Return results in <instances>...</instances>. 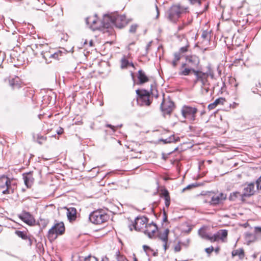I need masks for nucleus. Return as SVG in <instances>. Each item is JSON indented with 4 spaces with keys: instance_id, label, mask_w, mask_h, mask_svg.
Wrapping results in <instances>:
<instances>
[{
    "instance_id": "f257e3e1",
    "label": "nucleus",
    "mask_w": 261,
    "mask_h": 261,
    "mask_svg": "<svg viewBox=\"0 0 261 261\" xmlns=\"http://www.w3.org/2000/svg\"><path fill=\"white\" fill-rule=\"evenodd\" d=\"M186 62L182 63L178 72L179 75L187 76L192 72V69L197 68L200 60L198 56L195 55L187 56L185 58Z\"/></svg>"
},
{
    "instance_id": "f03ea898",
    "label": "nucleus",
    "mask_w": 261,
    "mask_h": 261,
    "mask_svg": "<svg viewBox=\"0 0 261 261\" xmlns=\"http://www.w3.org/2000/svg\"><path fill=\"white\" fill-rule=\"evenodd\" d=\"M155 88L153 85H151V89L150 91L146 90L145 89H137L136 90V93L138 95V102H142L141 105L149 106L152 101L150 99V95L155 96V98H158V94H155L157 91L153 88Z\"/></svg>"
},
{
    "instance_id": "7ed1b4c3",
    "label": "nucleus",
    "mask_w": 261,
    "mask_h": 261,
    "mask_svg": "<svg viewBox=\"0 0 261 261\" xmlns=\"http://www.w3.org/2000/svg\"><path fill=\"white\" fill-rule=\"evenodd\" d=\"M207 70L206 72H203L199 70H192V73L195 75L196 79L194 81V83L200 82L202 86H205L208 85V77L211 76L213 78L214 73L210 65L206 67Z\"/></svg>"
},
{
    "instance_id": "20e7f679",
    "label": "nucleus",
    "mask_w": 261,
    "mask_h": 261,
    "mask_svg": "<svg viewBox=\"0 0 261 261\" xmlns=\"http://www.w3.org/2000/svg\"><path fill=\"white\" fill-rule=\"evenodd\" d=\"M104 19L108 21L107 22H102V27L106 28H109L111 23L115 24L118 28H122L127 23L125 15L106 16Z\"/></svg>"
},
{
    "instance_id": "39448f33",
    "label": "nucleus",
    "mask_w": 261,
    "mask_h": 261,
    "mask_svg": "<svg viewBox=\"0 0 261 261\" xmlns=\"http://www.w3.org/2000/svg\"><path fill=\"white\" fill-rule=\"evenodd\" d=\"M186 9L179 5L172 6L166 13L167 18L171 22L175 23L181 14L186 11Z\"/></svg>"
},
{
    "instance_id": "423d86ee",
    "label": "nucleus",
    "mask_w": 261,
    "mask_h": 261,
    "mask_svg": "<svg viewBox=\"0 0 261 261\" xmlns=\"http://www.w3.org/2000/svg\"><path fill=\"white\" fill-rule=\"evenodd\" d=\"M65 231V226L63 222L56 223L48 231L47 237L50 241L57 239L58 235H61Z\"/></svg>"
},
{
    "instance_id": "0eeeda50",
    "label": "nucleus",
    "mask_w": 261,
    "mask_h": 261,
    "mask_svg": "<svg viewBox=\"0 0 261 261\" xmlns=\"http://www.w3.org/2000/svg\"><path fill=\"white\" fill-rule=\"evenodd\" d=\"M89 218L92 223L100 224L107 221L109 216L102 211H96L91 213Z\"/></svg>"
},
{
    "instance_id": "6e6552de",
    "label": "nucleus",
    "mask_w": 261,
    "mask_h": 261,
    "mask_svg": "<svg viewBox=\"0 0 261 261\" xmlns=\"http://www.w3.org/2000/svg\"><path fill=\"white\" fill-rule=\"evenodd\" d=\"M0 189L4 194L13 193L14 189L12 187L11 180L8 177L3 176L0 177Z\"/></svg>"
},
{
    "instance_id": "1a4fd4ad",
    "label": "nucleus",
    "mask_w": 261,
    "mask_h": 261,
    "mask_svg": "<svg viewBox=\"0 0 261 261\" xmlns=\"http://www.w3.org/2000/svg\"><path fill=\"white\" fill-rule=\"evenodd\" d=\"M181 112L184 118L190 121H194L195 119L197 109L196 108L184 106L182 108Z\"/></svg>"
},
{
    "instance_id": "9d476101",
    "label": "nucleus",
    "mask_w": 261,
    "mask_h": 261,
    "mask_svg": "<svg viewBox=\"0 0 261 261\" xmlns=\"http://www.w3.org/2000/svg\"><path fill=\"white\" fill-rule=\"evenodd\" d=\"M174 108V104L170 99H166L163 98V101L161 105V109L163 115H170Z\"/></svg>"
},
{
    "instance_id": "9b49d317",
    "label": "nucleus",
    "mask_w": 261,
    "mask_h": 261,
    "mask_svg": "<svg viewBox=\"0 0 261 261\" xmlns=\"http://www.w3.org/2000/svg\"><path fill=\"white\" fill-rule=\"evenodd\" d=\"M148 219L146 217H137L135 219V222L133 224L134 228L137 231H141L144 227L147 225Z\"/></svg>"
},
{
    "instance_id": "f8f14e48",
    "label": "nucleus",
    "mask_w": 261,
    "mask_h": 261,
    "mask_svg": "<svg viewBox=\"0 0 261 261\" xmlns=\"http://www.w3.org/2000/svg\"><path fill=\"white\" fill-rule=\"evenodd\" d=\"M227 196L225 194L220 193L217 194H215L211 197L210 203L211 205L215 206L219 204L226 199Z\"/></svg>"
},
{
    "instance_id": "ddd939ff",
    "label": "nucleus",
    "mask_w": 261,
    "mask_h": 261,
    "mask_svg": "<svg viewBox=\"0 0 261 261\" xmlns=\"http://www.w3.org/2000/svg\"><path fill=\"white\" fill-rule=\"evenodd\" d=\"M157 230L158 227L153 222H151L145 225V229L143 231L149 238H152L154 236Z\"/></svg>"
},
{
    "instance_id": "4468645a",
    "label": "nucleus",
    "mask_w": 261,
    "mask_h": 261,
    "mask_svg": "<svg viewBox=\"0 0 261 261\" xmlns=\"http://www.w3.org/2000/svg\"><path fill=\"white\" fill-rule=\"evenodd\" d=\"M19 218L29 225H33L35 223L34 217L29 212H23L19 215Z\"/></svg>"
},
{
    "instance_id": "2eb2a0df",
    "label": "nucleus",
    "mask_w": 261,
    "mask_h": 261,
    "mask_svg": "<svg viewBox=\"0 0 261 261\" xmlns=\"http://www.w3.org/2000/svg\"><path fill=\"white\" fill-rule=\"evenodd\" d=\"M63 51L59 50L57 52L54 53V54H50V53L46 52L44 53H42V58L45 60L46 63H49L51 62V60H48L47 58H54L55 59H58L59 56H61L62 55Z\"/></svg>"
},
{
    "instance_id": "dca6fc26",
    "label": "nucleus",
    "mask_w": 261,
    "mask_h": 261,
    "mask_svg": "<svg viewBox=\"0 0 261 261\" xmlns=\"http://www.w3.org/2000/svg\"><path fill=\"white\" fill-rule=\"evenodd\" d=\"M254 183H250L244 185L243 191L242 193V197H249L254 194Z\"/></svg>"
},
{
    "instance_id": "f3484780",
    "label": "nucleus",
    "mask_w": 261,
    "mask_h": 261,
    "mask_svg": "<svg viewBox=\"0 0 261 261\" xmlns=\"http://www.w3.org/2000/svg\"><path fill=\"white\" fill-rule=\"evenodd\" d=\"M65 209L67 210V216L70 222L75 221L76 219L77 211L75 208L70 207H65Z\"/></svg>"
},
{
    "instance_id": "a211bd4d",
    "label": "nucleus",
    "mask_w": 261,
    "mask_h": 261,
    "mask_svg": "<svg viewBox=\"0 0 261 261\" xmlns=\"http://www.w3.org/2000/svg\"><path fill=\"white\" fill-rule=\"evenodd\" d=\"M23 178L24 180V184L28 188H30L34 183V179L33 177L32 174L30 172L23 174Z\"/></svg>"
},
{
    "instance_id": "6ab92c4d",
    "label": "nucleus",
    "mask_w": 261,
    "mask_h": 261,
    "mask_svg": "<svg viewBox=\"0 0 261 261\" xmlns=\"http://www.w3.org/2000/svg\"><path fill=\"white\" fill-rule=\"evenodd\" d=\"M138 85H142L149 81L148 77L146 75L145 72L142 70L138 71Z\"/></svg>"
},
{
    "instance_id": "aec40b11",
    "label": "nucleus",
    "mask_w": 261,
    "mask_h": 261,
    "mask_svg": "<svg viewBox=\"0 0 261 261\" xmlns=\"http://www.w3.org/2000/svg\"><path fill=\"white\" fill-rule=\"evenodd\" d=\"M9 84L12 88L14 89L20 88L21 85L20 80L18 76L10 80Z\"/></svg>"
},
{
    "instance_id": "412c9836",
    "label": "nucleus",
    "mask_w": 261,
    "mask_h": 261,
    "mask_svg": "<svg viewBox=\"0 0 261 261\" xmlns=\"http://www.w3.org/2000/svg\"><path fill=\"white\" fill-rule=\"evenodd\" d=\"M169 233L168 229H165L163 232L160 231L158 232V237L163 242H168Z\"/></svg>"
},
{
    "instance_id": "4be33fe9",
    "label": "nucleus",
    "mask_w": 261,
    "mask_h": 261,
    "mask_svg": "<svg viewBox=\"0 0 261 261\" xmlns=\"http://www.w3.org/2000/svg\"><path fill=\"white\" fill-rule=\"evenodd\" d=\"M99 21L98 20L96 15H95L93 16L88 17L86 19V23L89 25L91 27L94 26Z\"/></svg>"
},
{
    "instance_id": "5701e85b",
    "label": "nucleus",
    "mask_w": 261,
    "mask_h": 261,
    "mask_svg": "<svg viewBox=\"0 0 261 261\" xmlns=\"http://www.w3.org/2000/svg\"><path fill=\"white\" fill-rule=\"evenodd\" d=\"M162 194L165 199V206L167 207H168L170 204V197L169 195V193L167 190L164 189V190L162 191Z\"/></svg>"
},
{
    "instance_id": "b1692460",
    "label": "nucleus",
    "mask_w": 261,
    "mask_h": 261,
    "mask_svg": "<svg viewBox=\"0 0 261 261\" xmlns=\"http://www.w3.org/2000/svg\"><path fill=\"white\" fill-rule=\"evenodd\" d=\"M129 66L134 67V64L129 62L125 57H123L121 60V68L122 69L126 68Z\"/></svg>"
},
{
    "instance_id": "393cba45",
    "label": "nucleus",
    "mask_w": 261,
    "mask_h": 261,
    "mask_svg": "<svg viewBox=\"0 0 261 261\" xmlns=\"http://www.w3.org/2000/svg\"><path fill=\"white\" fill-rule=\"evenodd\" d=\"M231 254L232 256H238L240 259H243L245 256L243 248L234 250L232 251Z\"/></svg>"
},
{
    "instance_id": "a878e982",
    "label": "nucleus",
    "mask_w": 261,
    "mask_h": 261,
    "mask_svg": "<svg viewBox=\"0 0 261 261\" xmlns=\"http://www.w3.org/2000/svg\"><path fill=\"white\" fill-rule=\"evenodd\" d=\"M224 101V99L223 98H219L216 99L214 102L210 103L208 106V109L209 110H212L216 108V107L220 104H223Z\"/></svg>"
},
{
    "instance_id": "bb28decb",
    "label": "nucleus",
    "mask_w": 261,
    "mask_h": 261,
    "mask_svg": "<svg viewBox=\"0 0 261 261\" xmlns=\"http://www.w3.org/2000/svg\"><path fill=\"white\" fill-rule=\"evenodd\" d=\"M179 140V138H175L174 135H171L169 138L165 139H161L160 141L163 142L164 144L170 143L172 142H176Z\"/></svg>"
},
{
    "instance_id": "cd10ccee",
    "label": "nucleus",
    "mask_w": 261,
    "mask_h": 261,
    "mask_svg": "<svg viewBox=\"0 0 261 261\" xmlns=\"http://www.w3.org/2000/svg\"><path fill=\"white\" fill-rule=\"evenodd\" d=\"M181 58V56L179 55V53L175 52L174 54V59L171 62L172 65L174 68L177 66L178 62L180 60Z\"/></svg>"
},
{
    "instance_id": "c85d7f7f",
    "label": "nucleus",
    "mask_w": 261,
    "mask_h": 261,
    "mask_svg": "<svg viewBox=\"0 0 261 261\" xmlns=\"http://www.w3.org/2000/svg\"><path fill=\"white\" fill-rule=\"evenodd\" d=\"M219 239L224 241V239L227 236V231L226 230H220L216 233Z\"/></svg>"
},
{
    "instance_id": "c756f323",
    "label": "nucleus",
    "mask_w": 261,
    "mask_h": 261,
    "mask_svg": "<svg viewBox=\"0 0 261 261\" xmlns=\"http://www.w3.org/2000/svg\"><path fill=\"white\" fill-rule=\"evenodd\" d=\"M34 138L36 139L37 142L40 144H43L46 140V136H41L39 134L34 136Z\"/></svg>"
},
{
    "instance_id": "7c9ffc66",
    "label": "nucleus",
    "mask_w": 261,
    "mask_h": 261,
    "mask_svg": "<svg viewBox=\"0 0 261 261\" xmlns=\"http://www.w3.org/2000/svg\"><path fill=\"white\" fill-rule=\"evenodd\" d=\"M245 240L248 243L253 242L255 240V236L251 233H249V232H247V233H245Z\"/></svg>"
},
{
    "instance_id": "2f4dec72",
    "label": "nucleus",
    "mask_w": 261,
    "mask_h": 261,
    "mask_svg": "<svg viewBox=\"0 0 261 261\" xmlns=\"http://www.w3.org/2000/svg\"><path fill=\"white\" fill-rule=\"evenodd\" d=\"M239 196L242 197V194L239 192H234L230 193L229 199L231 201H234Z\"/></svg>"
},
{
    "instance_id": "473e14b6",
    "label": "nucleus",
    "mask_w": 261,
    "mask_h": 261,
    "mask_svg": "<svg viewBox=\"0 0 261 261\" xmlns=\"http://www.w3.org/2000/svg\"><path fill=\"white\" fill-rule=\"evenodd\" d=\"M115 256L117 261H128V260L124 256L120 254L119 251H116Z\"/></svg>"
},
{
    "instance_id": "72a5a7b5",
    "label": "nucleus",
    "mask_w": 261,
    "mask_h": 261,
    "mask_svg": "<svg viewBox=\"0 0 261 261\" xmlns=\"http://www.w3.org/2000/svg\"><path fill=\"white\" fill-rule=\"evenodd\" d=\"M15 234L23 240H27L28 239V236H27L26 233L24 231L16 230L15 231Z\"/></svg>"
},
{
    "instance_id": "f704fd0d",
    "label": "nucleus",
    "mask_w": 261,
    "mask_h": 261,
    "mask_svg": "<svg viewBox=\"0 0 261 261\" xmlns=\"http://www.w3.org/2000/svg\"><path fill=\"white\" fill-rule=\"evenodd\" d=\"M189 47V44H187L186 46L181 47L179 48V50L177 51V53H179V55L181 56L182 54L186 53L188 51V49Z\"/></svg>"
},
{
    "instance_id": "c9c22d12",
    "label": "nucleus",
    "mask_w": 261,
    "mask_h": 261,
    "mask_svg": "<svg viewBox=\"0 0 261 261\" xmlns=\"http://www.w3.org/2000/svg\"><path fill=\"white\" fill-rule=\"evenodd\" d=\"M201 37L205 40H208L210 39V34L208 31H203Z\"/></svg>"
},
{
    "instance_id": "e433bc0d",
    "label": "nucleus",
    "mask_w": 261,
    "mask_h": 261,
    "mask_svg": "<svg viewBox=\"0 0 261 261\" xmlns=\"http://www.w3.org/2000/svg\"><path fill=\"white\" fill-rule=\"evenodd\" d=\"M219 239L218 238V236L216 234V233H215L213 236H210L208 240L210 241L211 242H214L217 241Z\"/></svg>"
},
{
    "instance_id": "4c0bfd02",
    "label": "nucleus",
    "mask_w": 261,
    "mask_h": 261,
    "mask_svg": "<svg viewBox=\"0 0 261 261\" xmlns=\"http://www.w3.org/2000/svg\"><path fill=\"white\" fill-rule=\"evenodd\" d=\"M137 28L138 25L137 24H133L130 26L129 32L132 33H134L136 32Z\"/></svg>"
},
{
    "instance_id": "58836bf2",
    "label": "nucleus",
    "mask_w": 261,
    "mask_h": 261,
    "mask_svg": "<svg viewBox=\"0 0 261 261\" xmlns=\"http://www.w3.org/2000/svg\"><path fill=\"white\" fill-rule=\"evenodd\" d=\"M84 261H98V259L94 256H89L85 258Z\"/></svg>"
},
{
    "instance_id": "ea45409f",
    "label": "nucleus",
    "mask_w": 261,
    "mask_h": 261,
    "mask_svg": "<svg viewBox=\"0 0 261 261\" xmlns=\"http://www.w3.org/2000/svg\"><path fill=\"white\" fill-rule=\"evenodd\" d=\"M199 234L201 236V237L203 238V239H204L205 240H208V238H209V237H210V235H208L207 233H206L205 232H199Z\"/></svg>"
},
{
    "instance_id": "a19ab883",
    "label": "nucleus",
    "mask_w": 261,
    "mask_h": 261,
    "mask_svg": "<svg viewBox=\"0 0 261 261\" xmlns=\"http://www.w3.org/2000/svg\"><path fill=\"white\" fill-rule=\"evenodd\" d=\"M256 184L257 189L261 190V176L257 179Z\"/></svg>"
},
{
    "instance_id": "79ce46f5",
    "label": "nucleus",
    "mask_w": 261,
    "mask_h": 261,
    "mask_svg": "<svg viewBox=\"0 0 261 261\" xmlns=\"http://www.w3.org/2000/svg\"><path fill=\"white\" fill-rule=\"evenodd\" d=\"M214 250V249L213 246H211L210 247L206 248L205 249V252L207 254H211Z\"/></svg>"
},
{
    "instance_id": "37998d69",
    "label": "nucleus",
    "mask_w": 261,
    "mask_h": 261,
    "mask_svg": "<svg viewBox=\"0 0 261 261\" xmlns=\"http://www.w3.org/2000/svg\"><path fill=\"white\" fill-rule=\"evenodd\" d=\"M254 232L256 234H261V227L255 226L254 227Z\"/></svg>"
},
{
    "instance_id": "c03bdc74",
    "label": "nucleus",
    "mask_w": 261,
    "mask_h": 261,
    "mask_svg": "<svg viewBox=\"0 0 261 261\" xmlns=\"http://www.w3.org/2000/svg\"><path fill=\"white\" fill-rule=\"evenodd\" d=\"M174 249L175 252H179L181 250V247L179 244H178L176 245H175Z\"/></svg>"
},
{
    "instance_id": "a18cd8bd",
    "label": "nucleus",
    "mask_w": 261,
    "mask_h": 261,
    "mask_svg": "<svg viewBox=\"0 0 261 261\" xmlns=\"http://www.w3.org/2000/svg\"><path fill=\"white\" fill-rule=\"evenodd\" d=\"M187 24H188L187 23H185V22H183L182 25H179V26L178 27V31L182 30L184 29V28L186 25H187Z\"/></svg>"
},
{
    "instance_id": "49530a36",
    "label": "nucleus",
    "mask_w": 261,
    "mask_h": 261,
    "mask_svg": "<svg viewBox=\"0 0 261 261\" xmlns=\"http://www.w3.org/2000/svg\"><path fill=\"white\" fill-rule=\"evenodd\" d=\"M57 133L58 134V135H61L64 132V129L62 127H59L58 129L57 130Z\"/></svg>"
},
{
    "instance_id": "de8ad7c7",
    "label": "nucleus",
    "mask_w": 261,
    "mask_h": 261,
    "mask_svg": "<svg viewBox=\"0 0 261 261\" xmlns=\"http://www.w3.org/2000/svg\"><path fill=\"white\" fill-rule=\"evenodd\" d=\"M191 4H195L196 3L200 4V0H189Z\"/></svg>"
},
{
    "instance_id": "09e8293b",
    "label": "nucleus",
    "mask_w": 261,
    "mask_h": 261,
    "mask_svg": "<svg viewBox=\"0 0 261 261\" xmlns=\"http://www.w3.org/2000/svg\"><path fill=\"white\" fill-rule=\"evenodd\" d=\"M155 11H156V16H155V18L157 19L158 18L159 16V9H158V7H157V6L156 5L155 6Z\"/></svg>"
},
{
    "instance_id": "8fccbe9b",
    "label": "nucleus",
    "mask_w": 261,
    "mask_h": 261,
    "mask_svg": "<svg viewBox=\"0 0 261 261\" xmlns=\"http://www.w3.org/2000/svg\"><path fill=\"white\" fill-rule=\"evenodd\" d=\"M106 126L107 127L112 128L114 132L115 131V128L116 127H115V126L112 125L111 124H107L106 125Z\"/></svg>"
},
{
    "instance_id": "3c124183",
    "label": "nucleus",
    "mask_w": 261,
    "mask_h": 261,
    "mask_svg": "<svg viewBox=\"0 0 261 261\" xmlns=\"http://www.w3.org/2000/svg\"><path fill=\"white\" fill-rule=\"evenodd\" d=\"M143 249H144V251L146 252H147L148 250H151V249L150 248V247L146 245L143 246Z\"/></svg>"
},
{
    "instance_id": "603ef678",
    "label": "nucleus",
    "mask_w": 261,
    "mask_h": 261,
    "mask_svg": "<svg viewBox=\"0 0 261 261\" xmlns=\"http://www.w3.org/2000/svg\"><path fill=\"white\" fill-rule=\"evenodd\" d=\"M167 221V215L165 211H164V218L163 221L166 222Z\"/></svg>"
},
{
    "instance_id": "864d4df0",
    "label": "nucleus",
    "mask_w": 261,
    "mask_h": 261,
    "mask_svg": "<svg viewBox=\"0 0 261 261\" xmlns=\"http://www.w3.org/2000/svg\"><path fill=\"white\" fill-rule=\"evenodd\" d=\"M193 187H194V186L193 185H188L187 187H186L185 188H184L183 190L184 191V190H187V189H190L191 188H192Z\"/></svg>"
},
{
    "instance_id": "5fc2aeb1",
    "label": "nucleus",
    "mask_w": 261,
    "mask_h": 261,
    "mask_svg": "<svg viewBox=\"0 0 261 261\" xmlns=\"http://www.w3.org/2000/svg\"><path fill=\"white\" fill-rule=\"evenodd\" d=\"M164 244L163 246H164L165 251H166L167 250V249L168 248L167 242H164Z\"/></svg>"
},
{
    "instance_id": "6e6d98bb",
    "label": "nucleus",
    "mask_w": 261,
    "mask_h": 261,
    "mask_svg": "<svg viewBox=\"0 0 261 261\" xmlns=\"http://www.w3.org/2000/svg\"><path fill=\"white\" fill-rule=\"evenodd\" d=\"M27 240H28V242H29V243H29V245L30 246H31V245H32V240L30 238H28V239H27Z\"/></svg>"
},
{
    "instance_id": "4d7b16f0",
    "label": "nucleus",
    "mask_w": 261,
    "mask_h": 261,
    "mask_svg": "<svg viewBox=\"0 0 261 261\" xmlns=\"http://www.w3.org/2000/svg\"><path fill=\"white\" fill-rule=\"evenodd\" d=\"M101 261H109V259L107 257H105L102 258Z\"/></svg>"
},
{
    "instance_id": "13d9d810",
    "label": "nucleus",
    "mask_w": 261,
    "mask_h": 261,
    "mask_svg": "<svg viewBox=\"0 0 261 261\" xmlns=\"http://www.w3.org/2000/svg\"><path fill=\"white\" fill-rule=\"evenodd\" d=\"M150 43L151 42L149 43L147 45H146V50H147L148 49H149L150 46Z\"/></svg>"
},
{
    "instance_id": "bf43d9fd",
    "label": "nucleus",
    "mask_w": 261,
    "mask_h": 261,
    "mask_svg": "<svg viewBox=\"0 0 261 261\" xmlns=\"http://www.w3.org/2000/svg\"><path fill=\"white\" fill-rule=\"evenodd\" d=\"M219 250H220V248L218 247V248H216V249H215V251L216 252H219Z\"/></svg>"
},
{
    "instance_id": "052dcab7",
    "label": "nucleus",
    "mask_w": 261,
    "mask_h": 261,
    "mask_svg": "<svg viewBox=\"0 0 261 261\" xmlns=\"http://www.w3.org/2000/svg\"><path fill=\"white\" fill-rule=\"evenodd\" d=\"M129 229L131 231L133 230V228L131 226H129Z\"/></svg>"
},
{
    "instance_id": "680f3d73",
    "label": "nucleus",
    "mask_w": 261,
    "mask_h": 261,
    "mask_svg": "<svg viewBox=\"0 0 261 261\" xmlns=\"http://www.w3.org/2000/svg\"><path fill=\"white\" fill-rule=\"evenodd\" d=\"M134 261H137V259L136 257L134 259Z\"/></svg>"
},
{
    "instance_id": "e2e57ef3",
    "label": "nucleus",
    "mask_w": 261,
    "mask_h": 261,
    "mask_svg": "<svg viewBox=\"0 0 261 261\" xmlns=\"http://www.w3.org/2000/svg\"><path fill=\"white\" fill-rule=\"evenodd\" d=\"M132 76L133 78H134V74H133V73H132Z\"/></svg>"
},
{
    "instance_id": "0e129e2a",
    "label": "nucleus",
    "mask_w": 261,
    "mask_h": 261,
    "mask_svg": "<svg viewBox=\"0 0 261 261\" xmlns=\"http://www.w3.org/2000/svg\"><path fill=\"white\" fill-rule=\"evenodd\" d=\"M156 253H155V252H154V253H153V255H154V256H155V255H156Z\"/></svg>"
},
{
    "instance_id": "69168bd1",
    "label": "nucleus",
    "mask_w": 261,
    "mask_h": 261,
    "mask_svg": "<svg viewBox=\"0 0 261 261\" xmlns=\"http://www.w3.org/2000/svg\"><path fill=\"white\" fill-rule=\"evenodd\" d=\"M206 91L207 92L208 91V88H206Z\"/></svg>"
}]
</instances>
